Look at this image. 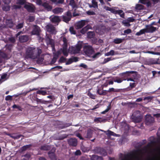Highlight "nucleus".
I'll return each instance as SVG.
<instances>
[{"label": "nucleus", "instance_id": "f257e3e1", "mask_svg": "<svg viewBox=\"0 0 160 160\" xmlns=\"http://www.w3.org/2000/svg\"><path fill=\"white\" fill-rule=\"evenodd\" d=\"M42 53L41 49L33 47H29L27 48L25 58L27 59L31 58L35 59L38 58Z\"/></svg>", "mask_w": 160, "mask_h": 160}, {"label": "nucleus", "instance_id": "f03ea898", "mask_svg": "<svg viewBox=\"0 0 160 160\" xmlns=\"http://www.w3.org/2000/svg\"><path fill=\"white\" fill-rule=\"evenodd\" d=\"M150 141L146 146L142 149H138L137 150V152H139L142 153H148L150 148L157 142V141L154 137H151L150 138Z\"/></svg>", "mask_w": 160, "mask_h": 160}, {"label": "nucleus", "instance_id": "7ed1b4c3", "mask_svg": "<svg viewBox=\"0 0 160 160\" xmlns=\"http://www.w3.org/2000/svg\"><path fill=\"white\" fill-rule=\"evenodd\" d=\"M131 118L134 122L138 123L142 120V117L140 115V112L139 111L134 112L131 116Z\"/></svg>", "mask_w": 160, "mask_h": 160}, {"label": "nucleus", "instance_id": "20e7f679", "mask_svg": "<svg viewBox=\"0 0 160 160\" xmlns=\"http://www.w3.org/2000/svg\"><path fill=\"white\" fill-rule=\"evenodd\" d=\"M104 8L106 10L109 11L114 14L119 15L122 18H123L124 17V13L123 12V11L122 10H116L114 8H111L108 6H105Z\"/></svg>", "mask_w": 160, "mask_h": 160}, {"label": "nucleus", "instance_id": "39448f33", "mask_svg": "<svg viewBox=\"0 0 160 160\" xmlns=\"http://www.w3.org/2000/svg\"><path fill=\"white\" fill-rule=\"evenodd\" d=\"M83 51L85 54L89 57L92 56L94 51L92 47L90 45H85L83 47Z\"/></svg>", "mask_w": 160, "mask_h": 160}, {"label": "nucleus", "instance_id": "423d86ee", "mask_svg": "<svg viewBox=\"0 0 160 160\" xmlns=\"http://www.w3.org/2000/svg\"><path fill=\"white\" fill-rule=\"evenodd\" d=\"M124 74H127L129 75V74H133L132 78H130L127 79H124L123 80H133L134 79L138 80L139 78V75L137 72L135 71H127L123 73Z\"/></svg>", "mask_w": 160, "mask_h": 160}, {"label": "nucleus", "instance_id": "0eeeda50", "mask_svg": "<svg viewBox=\"0 0 160 160\" xmlns=\"http://www.w3.org/2000/svg\"><path fill=\"white\" fill-rule=\"evenodd\" d=\"M82 48L81 45L77 44L75 47L72 46L69 48V51L72 54L79 53Z\"/></svg>", "mask_w": 160, "mask_h": 160}, {"label": "nucleus", "instance_id": "6e6552de", "mask_svg": "<svg viewBox=\"0 0 160 160\" xmlns=\"http://www.w3.org/2000/svg\"><path fill=\"white\" fill-rule=\"evenodd\" d=\"M93 152L95 153L100 155L106 156L107 154L105 150L103 148L100 147H96L92 150Z\"/></svg>", "mask_w": 160, "mask_h": 160}, {"label": "nucleus", "instance_id": "1a4fd4ad", "mask_svg": "<svg viewBox=\"0 0 160 160\" xmlns=\"http://www.w3.org/2000/svg\"><path fill=\"white\" fill-rule=\"evenodd\" d=\"M46 28L47 32L52 34L55 35L57 32L55 27L51 24L47 25Z\"/></svg>", "mask_w": 160, "mask_h": 160}, {"label": "nucleus", "instance_id": "9d476101", "mask_svg": "<svg viewBox=\"0 0 160 160\" xmlns=\"http://www.w3.org/2000/svg\"><path fill=\"white\" fill-rule=\"evenodd\" d=\"M155 122L154 118L150 114L147 115L145 116V122L147 125L152 124Z\"/></svg>", "mask_w": 160, "mask_h": 160}, {"label": "nucleus", "instance_id": "9b49d317", "mask_svg": "<svg viewBox=\"0 0 160 160\" xmlns=\"http://www.w3.org/2000/svg\"><path fill=\"white\" fill-rule=\"evenodd\" d=\"M135 158L136 160H138L139 158L137 155H133L131 154L125 155L123 158L121 160H133V158Z\"/></svg>", "mask_w": 160, "mask_h": 160}, {"label": "nucleus", "instance_id": "f8f14e48", "mask_svg": "<svg viewBox=\"0 0 160 160\" xmlns=\"http://www.w3.org/2000/svg\"><path fill=\"white\" fill-rule=\"evenodd\" d=\"M33 28L31 32L32 35H37L39 36L40 32V28L38 25H35L33 26Z\"/></svg>", "mask_w": 160, "mask_h": 160}, {"label": "nucleus", "instance_id": "ddd939ff", "mask_svg": "<svg viewBox=\"0 0 160 160\" xmlns=\"http://www.w3.org/2000/svg\"><path fill=\"white\" fill-rule=\"evenodd\" d=\"M55 150V148H53L51 151H49L48 153V157L51 160H57L56 157L54 153Z\"/></svg>", "mask_w": 160, "mask_h": 160}, {"label": "nucleus", "instance_id": "4468645a", "mask_svg": "<svg viewBox=\"0 0 160 160\" xmlns=\"http://www.w3.org/2000/svg\"><path fill=\"white\" fill-rule=\"evenodd\" d=\"M24 8L29 12H34L35 10V7L32 4L31 5L26 4Z\"/></svg>", "mask_w": 160, "mask_h": 160}, {"label": "nucleus", "instance_id": "2eb2a0df", "mask_svg": "<svg viewBox=\"0 0 160 160\" xmlns=\"http://www.w3.org/2000/svg\"><path fill=\"white\" fill-rule=\"evenodd\" d=\"M87 21L86 20H82L78 22L76 24V28L79 29L84 26Z\"/></svg>", "mask_w": 160, "mask_h": 160}, {"label": "nucleus", "instance_id": "dca6fc26", "mask_svg": "<svg viewBox=\"0 0 160 160\" xmlns=\"http://www.w3.org/2000/svg\"><path fill=\"white\" fill-rule=\"evenodd\" d=\"M5 23L6 26L10 28H12L14 24L12 19H6Z\"/></svg>", "mask_w": 160, "mask_h": 160}, {"label": "nucleus", "instance_id": "f3484780", "mask_svg": "<svg viewBox=\"0 0 160 160\" xmlns=\"http://www.w3.org/2000/svg\"><path fill=\"white\" fill-rule=\"evenodd\" d=\"M146 29L147 33H152L156 30L157 28L151 25H147L146 26Z\"/></svg>", "mask_w": 160, "mask_h": 160}, {"label": "nucleus", "instance_id": "a211bd4d", "mask_svg": "<svg viewBox=\"0 0 160 160\" xmlns=\"http://www.w3.org/2000/svg\"><path fill=\"white\" fill-rule=\"evenodd\" d=\"M68 144L73 147H76L77 145V140L75 138H71L68 139Z\"/></svg>", "mask_w": 160, "mask_h": 160}, {"label": "nucleus", "instance_id": "6ab92c4d", "mask_svg": "<svg viewBox=\"0 0 160 160\" xmlns=\"http://www.w3.org/2000/svg\"><path fill=\"white\" fill-rule=\"evenodd\" d=\"M19 40L20 42H25L28 40L29 37L27 35H21L19 37Z\"/></svg>", "mask_w": 160, "mask_h": 160}, {"label": "nucleus", "instance_id": "aec40b11", "mask_svg": "<svg viewBox=\"0 0 160 160\" xmlns=\"http://www.w3.org/2000/svg\"><path fill=\"white\" fill-rule=\"evenodd\" d=\"M146 63L148 65L157 64V59L154 58H149L146 61Z\"/></svg>", "mask_w": 160, "mask_h": 160}, {"label": "nucleus", "instance_id": "412c9836", "mask_svg": "<svg viewBox=\"0 0 160 160\" xmlns=\"http://www.w3.org/2000/svg\"><path fill=\"white\" fill-rule=\"evenodd\" d=\"M99 130L104 132L106 133L108 137H110L111 136H117V135L114 133L113 132L109 130H108L107 131H105L102 129H99Z\"/></svg>", "mask_w": 160, "mask_h": 160}, {"label": "nucleus", "instance_id": "4be33fe9", "mask_svg": "<svg viewBox=\"0 0 160 160\" xmlns=\"http://www.w3.org/2000/svg\"><path fill=\"white\" fill-rule=\"evenodd\" d=\"M46 41L48 44L51 45L52 47H54V44L53 40L49 36H47L46 38Z\"/></svg>", "mask_w": 160, "mask_h": 160}, {"label": "nucleus", "instance_id": "5701e85b", "mask_svg": "<svg viewBox=\"0 0 160 160\" xmlns=\"http://www.w3.org/2000/svg\"><path fill=\"white\" fill-rule=\"evenodd\" d=\"M42 6L48 11H51L52 9V7L46 2H44L42 4Z\"/></svg>", "mask_w": 160, "mask_h": 160}, {"label": "nucleus", "instance_id": "b1692460", "mask_svg": "<svg viewBox=\"0 0 160 160\" xmlns=\"http://www.w3.org/2000/svg\"><path fill=\"white\" fill-rule=\"evenodd\" d=\"M63 11L62 8L60 7H57L52 10V12L55 14H59Z\"/></svg>", "mask_w": 160, "mask_h": 160}, {"label": "nucleus", "instance_id": "393cba45", "mask_svg": "<svg viewBox=\"0 0 160 160\" xmlns=\"http://www.w3.org/2000/svg\"><path fill=\"white\" fill-rule=\"evenodd\" d=\"M51 148V146L48 145L47 144H44L41 146L40 148V149L43 151H48Z\"/></svg>", "mask_w": 160, "mask_h": 160}, {"label": "nucleus", "instance_id": "a878e982", "mask_svg": "<svg viewBox=\"0 0 160 160\" xmlns=\"http://www.w3.org/2000/svg\"><path fill=\"white\" fill-rule=\"evenodd\" d=\"M60 21L59 17L58 16H54L51 19V22L54 23H58Z\"/></svg>", "mask_w": 160, "mask_h": 160}, {"label": "nucleus", "instance_id": "bb28decb", "mask_svg": "<svg viewBox=\"0 0 160 160\" xmlns=\"http://www.w3.org/2000/svg\"><path fill=\"white\" fill-rule=\"evenodd\" d=\"M139 2L144 5H146L148 7H151V3L149 0H139Z\"/></svg>", "mask_w": 160, "mask_h": 160}, {"label": "nucleus", "instance_id": "cd10ccee", "mask_svg": "<svg viewBox=\"0 0 160 160\" xmlns=\"http://www.w3.org/2000/svg\"><path fill=\"white\" fill-rule=\"evenodd\" d=\"M107 121V119H102V118L99 117L95 118L94 120V122L98 123L99 122H104Z\"/></svg>", "mask_w": 160, "mask_h": 160}, {"label": "nucleus", "instance_id": "c85d7f7f", "mask_svg": "<svg viewBox=\"0 0 160 160\" xmlns=\"http://www.w3.org/2000/svg\"><path fill=\"white\" fill-rule=\"evenodd\" d=\"M91 160H103L101 156L93 155L90 156Z\"/></svg>", "mask_w": 160, "mask_h": 160}, {"label": "nucleus", "instance_id": "c756f323", "mask_svg": "<svg viewBox=\"0 0 160 160\" xmlns=\"http://www.w3.org/2000/svg\"><path fill=\"white\" fill-rule=\"evenodd\" d=\"M91 26L89 25H87L82 28L80 31V32L82 34H84L90 28Z\"/></svg>", "mask_w": 160, "mask_h": 160}, {"label": "nucleus", "instance_id": "7c9ffc66", "mask_svg": "<svg viewBox=\"0 0 160 160\" xmlns=\"http://www.w3.org/2000/svg\"><path fill=\"white\" fill-rule=\"evenodd\" d=\"M145 8V7L143 5L140 4H137L135 8V9L138 10H144Z\"/></svg>", "mask_w": 160, "mask_h": 160}, {"label": "nucleus", "instance_id": "2f4dec72", "mask_svg": "<svg viewBox=\"0 0 160 160\" xmlns=\"http://www.w3.org/2000/svg\"><path fill=\"white\" fill-rule=\"evenodd\" d=\"M93 131L91 129H88L87 130V136L86 138H90L92 137L93 134Z\"/></svg>", "mask_w": 160, "mask_h": 160}, {"label": "nucleus", "instance_id": "473e14b6", "mask_svg": "<svg viewBox=\"0 0 160 160\" xmlns=\"http://www.w3.org/2000/svg\"><path fill=\"white\" fill-rule=\"evenodd\" d=\"M92 5H90L89 6L90 8H98V2L95 0H92Z\"/></svg>", "mask_w": 160, "mask_h": 160}, {"label": "nucleus", "instance_id": "72a5a7b5", "mask_svg": "<svg viewBox=\"0 0 160 160\" xmlns=\"http://www.w3.org/2000/svg\"><path fill=\"white\" fill-rule=\"evenodd\" d=\"M13 46V45L12 44H7L5 46V48L6 50H8V52H11Z\"/></svg>", "mask_w": 160, "mask_h": 160}, {"label": "nucleus", "instance_id": "f704fd0d", "mask_svg": "<svg viewBox=\"0 0 160 160\" xmlns=\"http://www.w3.org/2000/svg\"><path fill=\"white\" fill-rule=\"evenodd\" d=\"M127 104H128V107L131 108L136 107L137 105V103L135 102H127Z\"/></svg>", "mask_w": 160, "mask_h": 160}, {"label": "nucleus", "instance_id": "c9c22d12", "mask_svg": "<svg viewBox=\"0 0 160 160\" xmlns=\"http://www.w3.org/2000/svg\"><path fill=\"white\" fill-rule=\"evenodd\" d=\"M87 37L89 38H92L95 36L94 32H89L87 33Z\"/></svg>", "mask_w": 160, "mask_h": 160}, {"label": "nucleus", "instance_id": "e433bc0d", "mask_svg": "<svg viewBox=\"0 0 160 160\" xmlns=\"http://www.w3.org/2000/svg\"><path fill=\"white\" fill-rule=\"evenodd\" d=\"M8 41L13 45L15 43L16 40L15 37H12L8 38Z\"/></svg>", "mask_w": 160, "mask_h": 160}, {"label": "nucleus", "instance_id": "4c0bfd02", "mask_svg": "<svg viewBox=\"0 0 160 160\" xmlns=\"http://www.w3.org/2000/svg\"><path fill=\"white\" fill-rule=\"evenodd\" d=\"M27 0H17V4L21 5L26 4Z\"/></svg>", "mask_w": 160, "mask_h": 160}, {"label": "nucleus", "instance_id": "58836bf2", "mask_svg": "<svg viewBox=\"0 0 160 160\" xmlns=\"http://www.w3.org/2000/svg\"><path fill=\"white\" fill-rule=\"evenodd\" d=\"M0 57L3 59H7L8 55L5 52L0 50Z\"/></svg>", "mask_w": 160, "mask_h": 160}, {"label": "nucleus", "instance_id": "ea45409f", "mask_svg": "<svg viewBox=\"0 0 160 160\" xmlns=\"http://www.w3.org/2000/svg\"><path fill=\"white\" fill-rule=\"evenodd\" d=\"M11 137L14 139H18L21 137H23V136L21 135H16L15 134H13L10 135Z\"/></svg>", "mask_w": 160, "mask_h": 160}, {"label": "nucleus", "instance_id": "a19ab883", "mask_svg": "<svg viewBox=\"0 0 160 160\" xmlns=\"http://www.w3.org/2000/svg\"><path fill=\"white\" fill-rule=\"evenodd\" d=\"M62 19L63 21L68 23L71 20L70 17H68L65 16H63L62 17Z\"/></svg>", "mask_w": 160, "mask_h": 160}, {"label": "nucleus", "instance_id": "79ce46f5", "mask_svg": "<svg viewBox=\"0 0 160 160\" xmlns=\"http://www.w3.org/2000/svg\"><path fill=\"white\" fill-rule=\"evenodd\" d=\"M123 41V39L120 38H117L115 39L113 41V42L115 44H119L122 42Z\"/></svg>", "mask_w": 160, "mask_h": 160}, {"label": "nucleus", "instance_id": "37998d69", "mask_svg": "<svg viewBox=\"0 0 160 160\" xmlns=\"http://www.w3.org/2000/svg\"><path fill=\"white\" fill-rule=\"evenodd\" d=\"M152 72L153 77H159L160 76V71L157 72L155 71H153Z\"/></svg>", "mask_w": 160, "mask_h": 160}, {"label": "nucleus", "instance_id": "c03bdc74", "mask_svg": "<svg viewBox=\"0 0 160 160\" xmlns=\"http://www.w3.org/2000/svg\"><path fill=\"white\" fill-rule=\"evenodd\" d=\"M32 146V144H29L23 146L21 148L22 151H25Z\"/></svg>", "mask_w": 160, "mask_h": 160}, {"label": "nucleus", "instance_id": "a18cd8bd", "mask_svg": "<svg viewBox=\"0 0 160 160\" xmlns=\"http://www.w3.org/2000/svg\"><path fill=\"white\" fill-rule=\"evenodd\" d=\"M145 32H146V29H141L139 32L136 33V35L137 36H140L142 34H144Z\"/></svg>", "mask_w": 160, "mask_h": 160}, {"label": "nucleus", "instance_id": "49530a36", "mask_svg": "<svg viewBox=\"0 0 160 160\" xmlns=\"http://www.w3.org/2000/svg\"><path fill=\"white\" fill-rule=\"evenodd\" d=\"M24 23L23 22L18 24L16 26V28L17 29H20L22 28L24 25Z\"/></svg>", "mask_w": 160, "mask_h": 160}, {"label": "nucleus", "instance_id": "de8ad7c7", "mask_svg": "<svg viewBox=\"0 0 160 160\" xmlns=\"http://www.w3.org/2000/svg\"><path fill=\"white\" fill-rule=\"evenodd\" d=\"M2 9L5 11H8L10 10V7L8 5H4L2 6Z\"/></svg>", "mask_w": 160, "mask_h": 160}, {"label": "nucleus", "instance_id": "09e8293b", "mask_svg": "<svg viewBox=\"0 0 160 160\" xmlns=\"http://www.w3.org/2000/svg\"><path fill=\"white\" fill-rule=\"evenodd\" d=\"M114 51L112 50H111L109 52L106 53L105 55L106 56H109L110 55H113L114 54Z\"/></svg>", "mask_w": 160, "mask_h": 160}, {"label": "nucleus", "instance_id": "8fccbe9b", "mask_svg": "<svg viewBox=\"0 0 160 160\" xmlns=\"http://www.w3.org/2000/svg\"><path fill=\"white\" fill-rule=\"evenodd\" d=\"M90 89H89L88 93V95L92 99H95L96 98L95 95L92 94L90 92Z\"/></svg>", "mask_w": 160, "mask_h": 160}, {"label": "nucleus", "instance_id": "3c124183", "mask_svg": "<svg viewBox=\"0 0 160 160\" xmlns=\"http://www.w3.org/2000/svg\"><path fill=\"white\" fill-rule=\"evenodd\" d=\"M122 23L125 26L129 27L130 26L129 22L127 20H123L122 22Z\"/></svg>", "mask_w": 160, "mask_h": 160}, {"label": "nucleus", "instance_id": "603ef678", "mask_svg": "<svg viewBox=\"0 0 160 160\" xmlns=\"http://www.w3.org/2000/svg\"><path fill=\"white\" fill-rule=\"evenodd\" d=\"M69 31L71 34H75L76 33V31L72 27H71L69 28Z\"/></svg>", "mask_w": 160, "mask_h": 160}, {"label": "nucleus", "instance_id": "864d4df0", "mask_svg": "<svg viewBox=\"0 0 160 160\" xmlns=\"http://www.w3.org/2000/svg\"><path fill=\"white\" fill-rule=\"evenodd\" d=\"M70 5L72 6L73 8H74L76 6L74 0H71L70 2Z\"/></svg>", "mask_w": 160, "mask_h": 160}, {"label": "nucleus", "instance_id": "5fc2aeb1", "mask_svg": "<svg viewBox=\"0 0 160 160\" xmlns=\"http://www.w3.org/2000/svg\"><path fill=\"white\" fill-rule=\"evenodd\" d=\"M37 94H41L42 95H45L46 93L47 92L46 91L39 90L37 92Z\"/></svg>", "mask_w": 160, "mask_h": 160}, {"label": "nucleus", "instance_id": "6e6d98bb", "mask_svg": "<svg viewBox=\"0 0 160 160\" xmlns=\"http://www.w3.org/2000/svg\"><path fill=\"white\" fill-rule=\"evenodd\" d=\"M61 52L59 51H58L56 53H55L54 54V57L57 58H58L59 56L61 55Z\"/></svg>", "mask_w": 160, "mask_h": 160}, {"label": "nucleus", "instance_id": "4d7b16f0", "mask_svg": "<svg viewBox=\"0 0 160 160\" xmlns=\"http://www.w3.org/2000/svg\"><path fill=\"white\" fill-rule=\"evenodd\" d=\"M62 52L64 56L66 57L68 56V50L62 49Z\"/></svg>", "mask_w": 160, "mask_h": 160}, {"label": "nucleus", "instance_id": "13d9d810", "mask_svg": "<svg viewBox=\"0 0 160 160\" xmlns=\"http://www.w3.org/2000/svg\"><path fill=\"white\" fill-rule=\"evenodd\" d=\"M101 53L100 52H98L93 55H92L91 57L93 58H95L98 57L100 55H101Z\"/></svg>", "mask_w": 160, "mask_h": 160}, {"label": "nucleus", "instance_id": "bf43d9fd", "mask_svg": "<svg viewBox=\"0 0 160 160\" xmlns=\"http://www.w3.org/2000/svg\"><path fill=\"white\" fill-rule=\"evenodd\" d=\"M97 93L100 95H105L106 94V93L104 91H102L100 92L99 89L97 90Z\"/></svg>", "mask_w": 160, "mask_h": 160}, {"label": "nucleus", "instance_id": "052dcab7", "mask_svg": "<svg viewBox=\"0 0 160 160\" xmlns=\"http://www.w3.org/2000/svg\"><path fill=\"white\" fill-rule=\"evenodd\" d=\"M66 59L63 56H62L59 59V62H64L66 60Z\"/></svg>", "mask_w": 160, "mask_h": 160}, {"label": "nucleus", "instance_id": "680f3d73", "mask_svg": "<svg viewBox=\"0 0 160 160\" xmlns=\"http://www.w3.org/2000/svg\"><path fill=\"white\" fill-rule=\"evenodd\" d=\"M36 100L37 102V103H44L45 102H46V101L42 100L41 99L38 98H36Z\"/></svg>", "mask_w": 160, "mask_h": 160}, {"label": "nucleus", "instance_id": "e2e57ef3", "mask_svg": "<svg viewBox=\"0 0 160 160\" xmlns=\"http://www.w3.org/2000/svg\"><path fill=\"white\" fill-rule=\"evenodd\" d=\"M12 107L13 108H18L20 111H22V108L19 106L14 104Z\"/></svg>", "mask_w": 160, "mask_h": 160}, {"label": "nucleus", "instance_id": "0e129e2a", "mask_svg": "<svg viewBox=\"0 0 160 160\" xmlns=\"http://www.w3.org/2000/svg\"><path fill=\"white\" fill-rule=\"evenodd\" d=\"M87 13L88 15H95L96 13H95L93 11H88L87 12Z\"/></svg>", "mask_w": 160, "mask_h": 160}, {"label": "nucleus", "instance_id": "69168bd1", "mask_svg": "<svg viewBox=\"0 0 160 160\" xmlns=\"http://www.w3.org/2000/svg\"><path fill=\"white\" fill-rule=\"evenodd\" d=\"M111 60L112 59L111 58H105L104 59L103 63L105 64Z\"/></svg>", "mask_w": 160, "mask_h": 160}, {"label": "nucleus", "instance_id": "338daca9", "mask_svg": "<svg viewBox=\"0 0 160 160\" xmlns=\"http://www.w3.org/2000/svg\"><path fill=\"white\" fill-rule=\"evenodd\" d=\"M28 21L30 22H32L35 20V18L33 16H30L28 18Z\"/></svg>", "mask_w": 160, "mask_h": 160}, {"label": "nucleus", "instance_id": "774afa93", "mask_svg": "<svg viewBox=\"0 0 160 160\" xmlns=\"http://www.w3.org/2000/svg\"><path fill=\"white\" fill-rule=\"evenodd\" d=\"M81 149L82 151L84 152H87L88 151V148L83 145L81 146Z\"/></svg>", "mask_w": 160, "mask_h": 160}]
</instances>
